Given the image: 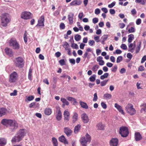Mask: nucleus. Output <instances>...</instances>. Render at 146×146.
Here are the masks:
<instances>
[{"instance_id":"obj_1","label":"nucleus","mask_w":146,"mask_h":146,"mask_svg":"<svg viewBox=\"0 0 146 146\" xmlns=\"http://www.w3.org/2000/svg\"><path fill=\"white\" fill-rule=\"evenodd\" d=\"M1 123L3 125L6 127H9L10 131L12 132L15 131L18 127V124L15 120L7 119H3Z\"/></svg>"},{"instance_id":"obj_2","label":"nucleus","mask_w":146,"mask_h":146,"mask_svg":"<svg viewBox=\"0 0 146 146\" xmlns=\"http://www.w3.org/2000/svg\"><path fill=\"white\" fill-rule=\"evenodd\" d=\"M26 134V131L24 129H20L17 132V136L13 137L11 140L12 143L16 141L19 142L21 140Z\"/></svg>"},{"instance_id":"obj_3","label":"nucleus","mask_w":146,"mask_h":146,"mask_svg":"<svg viewBox=\"0 0 146 146\" xmlns=\"http://www.w3.org/2000/svg\"><path fill=\"white\" fill-rule=\"evenodd\" d=\"M14 64L19 68H22L24 66V59L21 57H18L15 58L14 60Z\"/></svg>"},{"instance_id":"obj_4","label":"nucleus","mask_w":146,"mask_h":146,"mask_svg":"<svg viewBox=\"0 0 146 146\" xmlns=\"http://www.w3.org/2000/svg\"><path fill=\"white\" fill-rule=\"evenodd\" d=\"M91 139V136L88 133H87L86 135V137H82L80 138V141L82 146H86L87 143H90Z\"/></svg>"},{"instance_id":"obj_5","label":"nucleus","mask_w":146,"mask_h":146,"mask_svg":"<svg viewBox=\"0 0 146 146\" xmlns=\"http://www.w3.org/2000/svg\"><path fill=\"white\" fill-rule=\"evenodd\" d=\"M10 19L9 18V14L6 13L1 15V21L3 26L6 27L8 23L10 22Z\"/></svg>"},{"instance_id":"obj_6","label":"nucleus","mask_w":146,"mask_h":146,"mask_svg":"<svg viewBox=\"0 0 146 146\" xmlns=\"http://www.w3.org/2000/svg\"><path fill=\"white\" fill-rule=\"evenodd\" d=\"M125 109L127 112L131 115H134L136 113L135 110L133 108V105L131 104H127Z\"/></svg>"},{"instance_id":"obj_7","label":"nucleus","mask_w":146,"mask_h":146,"mask_svg":"<svg viewBox=\"0 0 146 146\" xmlns=\"http://www.w3.org/2000/svg\"><path fill=\"white\" fill-rule=\"evenodd\" d=\"M119 133L123 137H127L129 134L127 127L125 126L120 127L119 128Z\"/></svg>"},{"instance_id":"obj_8","label":"nucleus","mask_w":146,"mask_h":146,"mask_svg":"<svg viewBox=\"0 0 146 146\" xmlns=\"http://www.w3.org/2000/svg\"><path fill=\"white\" fill-rule=\"evenodd\" d=\"M10 45L15 49H18L20 48V45L15 38H12L9 41Z\"/></svg>"},{"instance_id":"obj_9","label":"nucleus","mask_w":146,"mask_h":146,"mask_svg":"<svg viewBox=\"0 0 146 146\" xmlns=\"http://www.w3.org/2000/svg\"><path fill=\"white\" fill-rule=\"evenodd\" d=\"M44 16L43 15H42L38 19L37 24L35 26V27L38 28V27H40L42 28V27H44Z\"/></svg>"},{"instance_id":"obj_10","label":"nucleus","mask_w":146,"mask_h":146,"mask_svg":"<svg viewBox=\"0 0 146 146\" xmlns=\"http://www.w3.org/2000/svg\"><path fill=\"white\" fill-rule=\"evenodd\" d=\"M18 77L17 74L15 72H12L10 76L9 81L10 83H14L16 82Z\"/></svg>"},{"instance_id":"obj_11","label":"nucleus","mask_w":146,"mask_h":146,"mask_svg":"<svg viewBox=\"0 0 146 146\" xmlns=\"http://www.w3.org/2000/svg\"><path fill=\"white\" fill-rule=\"evenodd\" d=\"M31 13L29 12L25 11L22 13L21 17L24 19L27 20L31 18Z\"/></svg>"},{"instance_id":"obj_12","label":"nucleus","mask_w":146,"mask_h":146,"mask_svg":"<svg viewBox=\"0 0 146 146\" xmlns=\"http://www.w3.org/2000/svg\"><path fill=\"white\" fill-rule=\"evenodd\" d=\"M56 109V113L57 114L55 115L57 121H60L61 119L62 118V113L59 107L57 108Z\"/></svg>"},{"instance_id":"obj_13","label":"nucleus","mask_w":146,"mask_h":146,"mask_svg":"<svg viewBox=\"0 0 146 146\" xmlns=\"http://www.w3.org/2000/svg\"><path fill=\"white\" fill-rule=\"evenodd\" d=\"M8 112V111L6 108H0V117L7 115Z\"/></svg>"},{"instance_id":"obj_14","label":"nucleus","mask_w":146,"mask_h":146,"mask_svg":"<svg viewBox=\"0 0 146 146\" xmlns=\"http://www.w3.org/2000/svg\"><path fill=\"white\" fill-rule=\"evenodd\" d=\"M64 132L66 134V135L68 137H70L71 135L72 131L68 127H65L64 129Z\"/></svg>"},{"instance_id":"obj_15","label":"nucleus","mask_w":146,"mask_h":146,"mask_svg":"<svg viewBox=\"0 0 146 146\" xmlns=\"http://www.w3.org/2000/svg\"><path fill=\"white\" fill-rule=\"evenodd\" d=\"M118 140L117 138H112L110 141V145L111 146H117Z\"/></svg>"},{"instance_id":"obj_16","label":"nucleus","mask_w":146,"mask_h":146,"mask_svg":"<svg viewBox=\"0 0 146 146\" xmlns=\"http://www.w3.org/2000/svg\"><path fill=\"white\" fill-rule=\"evenodd\" d=\"M81 118L84 123H87L88 122L89 120L88 117L86 113H84L81 115Z\"/></svg>"},{"instance_id":"obj_17","label":"nucleus","mask_w":146,"mask_h":146,"mask_svg":"<svg viewBox=\"0 0 146 146\" xmlns=\"http://www.w3.org/2000/svg\"><path fill=\"white\" fill-rule=\"evenodd\" d=\"M82 1L81 0H74L70 3L71 6H74L79 5L81 4Z\"/></svg>"},{"instance_id":"obj_18","label":"nucleus","mask_w":146,"mask_h":146,"mask_svg":"<svg viewBox=\"0 0 146 146\" xmlns=\"http://www.w3.org/2000/svg\"><path fill=\"white\" fill-rule=\"evenodd\" d=\"M64 120L65 121H68L69 120L70 114L67 110H65L64 113Z\"/></svg>"},{"instance_id":"obj_19","label":"nucleus","mask_w":146,"mask_h":146,"mask_svg":"<svg viewBox=\"0 0 146 146\" xmlns=\"http://www.w3.org/2000/svg\"><path fill=\"white\" fill-rule=\"evenodd\" d=\"M59 141L62 143H63L65 144H68V142L66 139L65 136L63 135H62L58 138Z\"/></svg>"},{"instance_id":"obj_20","label":"nucleus","mask_w":146,"mask_h":146,"mask_svg":"<svg viewBox=\"0 0 146 146\" xmlns=\"http://www.w3.org/2000/svg\"><path fill=\"white\" fill-rule=\"evenodd\" d=\"M5 50L6 53L10 57H12L13 56V54L12 49L8 48H6Z\"/></svg>"},{"instance_id":"obj_21","label":"nucleus","mask_w":146,"mask_h":146,"mask_svg":"<svg viewBox=\"0 0 146 146\" xmlns=\"http://www.w3.org/2000/svg\"><path fill=\"white\" fill-rule=\"evenodd\" d=\"M115 107L116 108L119 112L122 114H124L123 110L122 109L121 107L118 105L117 103H115L114 104Z\"/></svg>"},{"instance_id":"obj_22","label":"nucleus","mask_w":146,"mask_h":146,"mask_svg":"<svg viewBox=\"0 0 146 146\" xmlns=\"http://www.w3.org/2000/svg\"><path fill=\"white\" fill-rule=\"evenodd\" d=\"M78 114L74 112L73 113V115L72 116V123H75L78 119Z\"/></svg>"},{"instance_id":"obj_23","label":"nucleus","mask_w":146,"mask_h":146,"mask_svg":"<svg viewBox=\"0 0 146 146\" xmlns=\"http://www.w3.org/2000/svg\"><path fill=\"white\" fill-rule=\"evenodd\" d=\"M74 14L72 13H70L68 15V19L69 22V24L71 25L73 23V17Z\"/></svg>"},{"instance_id":"obj_24","label":"nucleus","mask_w":146,"mask_h":146,"mask_svg":"<svg viewBox=\"0 0 146 146\" xmlns=\"http://www.w3.org/2000/svg\"><path fill=\"white\" fill-rule=\"evenodd\" d=\"M135 140L138 141L142 139V136L140 133L139 132H136L135 134Z\"/></svg>"},{"instance_id":"obj_25","label":"nucleus","mask_w":146,"mask_h":146,"mask_svg":"<svg viewBox=\"0 0 146 146\" xmlns=\"http://www.w3.org/2000/svg\"><path fill=\"white\" fill-rule=\"evenodd\" d=\"M52 112V109L50 108H46L44 110V113L45 115H50Z\"/></svg>"},{"instance_id":"obj_26","label":"nucleus","mask_w":146,"mask_h":146,"mask_svg":"<svg viewBox=\"0 0 146 146\" xmlns=\"http://www.w3.org/2000/svg\"><path fill=\"white\" fill-rule=\"evenodd\" d=\"M79 103L82 108L85 109L88 108V106L86 103L82 101H80Z\"/></svg>"},{"instance_id":"obj_27","label":"nucleus","mask_w":146,"mask_h":146,"mask_svg":"<svg viewBox=\"0 0 146 146\" xmlns=\"http://www.w3.org/2000/svg\"><path fill=\"white\" fill-rule=\"evenodd\" d=\"M7 143V140L4 138L0 139V146H4Z\"/></svg>"},{"instance_id":"obj_28","label":"nucleus","mask_w":146,"mask_h":146,"mask_svg":"<svg viewBox=\"0 0 146 146\" xmlns=\"http://www.w3.org/2000/svg\"><path fill=\"white\" fill-rule=\"evenodd\" d=\"M103 97L104 99L108 100L111 98L112 95L110 94L106 93L104 95Z\"/></svg>"},{"instance_id":"obj_29","label":"nucleus","mask_w":146,"mask_h":146,"mask_svg":"<svg viewBox=\"0 0 146 146\" xmlns=\"http://www.w3.org/2000/svg\"><path fill=\"white\" fill-rule=\"evenodd\" d=\"M81 126V125L80 124H78L75 126L74 131L75 133H76L78 132L80 129Z\"/></svg>"},{"instance_id":"obj_30","label":"nucleus","mask_w":146,"mask_h":146,"mask_svg":"<svg viewBox=\"0 0 146 146\" xmlns=\"http://www.w3.org/2000/svg\"><path fill=\"white\" fill-rule=\"evenodd\" d=\"M128 41L129 43H130L134 39V36L132 34H130L128 35Z\"/></svg>"},{"instance_id":"obj_31","label":"nucleus","mask_w":146,"mask_h":146,"mask_svg":"<svg viewBox=\"0 0 146 146\" xmlns=\"http://www.w3.org/2000/svg\"><path fill=\"white\" fill-rule=\"evenodd\" d=\"M97 127L99 130H103L104 129V126L101 123H99L96 125Z\"/></svg>"},{"instance_id":"obj_32","label":"nucleus","mask_w":146,"mask_h":146,"mask_svg":"<svg viewBox=\"0 0 146 146\" xmlns=\"http://www.w3.org/2000/svg\"><path fill=\"white\" fill-rule=\"evenodd\" d=\"M52 141L53 146H58V143L57 139L55 137L52 138Z\"/></svg>"},{"instance_id":"obj_33","label":"nucleus","mask_w":146,"mask_h":146,"mask_svg":"<svg viewBox=\"0 0 146 146\" xmlns=\"http://www.w3.org/2000/svg\"><path fill=\"white\" fill-rule=\"evenodd\" d=\"M141 41H140L139 42V44L138 45H137V47H136L135 49V53H138L140 49V48L141 47Z\"/></svg>"},{"instance_id":"obj_34","label":"nucleus","mask_w":146,"mask_h":146,"mask_svg":"<svg viewBox=\"0 0 146 146\" xmlns=\"http://www.w3.org/2000/svg\"><path fill=\"white\" fill-rule=\"evenodd\" d=\"M61 101L63 104H64L66 106H68L69 104V102L66 100V99L64 98H61L60 99Z\"/></svg>"},{"instance_id":"obj_35","label":"nucleus","mask_w":146,"mask_h":146,"mask_svg":"<svg viewBox=\"0 0 146 146\" xmlns=\"http://www.w3.org/2000/svg\"><path fill=\"white\" fill-rule=\"evenodd\" d=\"M34 98L33 96L30 95L28 96L25 100V101L27 102V101H30L33 100Z\"/></svg>"},{"instance_id":"obj_36","label":"nucleus","mask_w":146,"mask_h":146,"mask_svg":"<svg viewBox=\"0 0 146 146\" xmlns=\"http://www.w3.org/2000/svg\"><path fill=\"white\" fill-rule=\"evenodd\" d=\"M96 75L95 74H93L89 78L90 81L92 82H94L96 80Z\"/></svg>"},{"instance_id":"obj_37","label":"nucleus","mask_w":146,"mask_h":146,"mask_svg":"<svg viewBox=\"0 0 146 146\" xmlns=\"http://www.w3.org/2000/svg\"><path fill=\"white\" fill-rule=\"evenodd\" d=\"M32 69L31 68H30L29 70L28 73V79L30 81L32 80Z\"/></svg>"},{"instance_id":"obj_38","label":"nucleus","mask_w":146,"mask_h":146,"mask_svg":"<svg viewBox=\"0 0 146 146\" xmlns=\"http://www.w3.org/2000/svg\"><path fill=\"white\" fill-rule=\"evenodd\" d=\"M109 76V74L108 73H104L103 75L100 76V78L101 80H104V79L107 78Z\"/></svg>"},{"instance_id":"obj_39","label":"nucleus","mask_w":146,"mask_h":146,"mask_svg":"<svg viewBox=\"0 0 146 146\" xmlns=\"http://www.w3.org/2000/svg\"><path fill=\"white\" fill-rule=\"evenodd\" d=\"M83 58L84 59L87 58L88 59H89L90 58V54L87 52H86L84 54Z\"/></svg>"},{"instance_id":"obj_40","label":"nucleus","mask_w":146,"mask_h":146,"mask_svg":"<svg viewBox=\"0 0 146 146\" xmlns=\"http://www.w3.org/2000/svg\"><path fill=\"white\" fill-rule=\"evenodd\" d=\"M74 38L76 41H79L81 38V36L79 35L76 34L75 35Z\"/></svg>"},{"instance_id":"obj_41","label":"nucleus","mask_w":146,"mask_h":146,"mask_svg":"<svg viewBox=\"0 0 146 146\" xmlns=\"http://www.w3.org/2000/svg\"><path fill=\"white\" fill-rule=\"evenodd\" d=\"M99 68V66L98 65H95L92 67V70L93 72H95L98 70Z\"/></svg>"},{"instance_id":"obj_42","label":"nucleus","mask_w":146,"mask_h":146,"mask_svg":"<svg viewBox=\"0 0 146 146\" xmlns=\"http://www.w3.org/2000/svg\"><path fill=\"white\" fill-rule=\"evenodd\" d=\"M108 81V80H104L101 82L100 85L102 86H104L106 85Z\"/></svg>"},{"instance_id":"obj_43","label":"nucleus","mask_w":146,"mask_h":146,"mask_svg":"<svg viewBox=\"0 0 146 146\" xmlns=\"http://www.w3.org/2000/svg\"><path fill=\"white\" fill-rule=\"evenodd\" d=\"M135 2L137 3H140L142 5H144L145 3L144 1L142 0H135Z\"/></svg>"},{"instance_id":"obj_44","label":"nucleus","mask_w":146,"mask_h":146,"mask_svg":"<svg viewBox=\"0 0 146 146\" xmlns=\"http://www.w3.org/2000/svg\"><path fill=\"white\" fill-rule=\"evenodd\" d=\"M123 59L122 56H119L117 57V58L116 62L117 63H119L121 62Z\"/></svg>"},{"instance_id":"obj_45","label":"nucleus","mask_w":146,"mask_h":146,"mask_svg":"<svg viewBox=\"0 0 146 146\" xmlns=\"http://www.w3.org/2000/svg\"><path fill=\"white\" fill-rule=\"evenodd\" d=\"M135 28L133 27H132L130 29H129L128 30V31L129 33H133L135 32Z\"/></svg>"},{"instance_id":"obj_46","label":"nucleus","mask_w":146,"mask_h":146,"mask_svg":"<svg viewBox=\"0 0 146 146\" xmlns=\"http://www.w3.org/2000/svg\"><path fill=\"white\" fill-rule=\"evenodd\" d=\"M117 69V67L116 65H114V66L111 69V71L113 72H115Z\"/></svg>"},{"instance_id":"obj_47","label":"nucleus","mask_w":146,"mask_h":146,"mask_svg":"<svg viewBox=\"0 0 146 146\" xmlns=\"http://www.w3.org/2000/svg\"><path fill=\"white\" fill-rule=\"evenodd\" d=\"M146 104L144 103L143 104L141 105V107H143V108H142L141 109V111H145L146 110Z\"/></svg>"},{"instance_id":"obj_48","label":"nucleus","mask_w":146,"mask_h":146,"mask_svg":"<svg viewBox=\"0 0 146 146\" xmlns=\"http://www.w3.org/2000/svg\"><path fill=\"white\" fill-rule=\"evenodd\" d=\"M95 41L93 40H90L88 41V44L90 46H92L95 44Z\"/></svg>"},{"instance_id":"obj_49","label":"nucleus","mask_w":146,"mask_h":146,"mask_svg":"<svg viewBox=\"0 0 146 146\" xmlns=\"http://www.w3.org/2000/svg\"><path fill=\"white\" fill-rule=\"evenodd\" d=\"M98 100V96H97V94L95 93L94 95V98L93 99V101L94 102H96Z\"/></svg>"},{"instance_id":"obj_50","label":"nucleus","mask_w":146,"mask_h":146,"mask_svg":"<svg viewBox=\"0 0 146 146\" xmlns=\"http://www.w3.org/2000/svg\"><path fill=\"white\" fill-rule=\"evenodd\" d=\"M116 2L115 1H113L111 4L108 5V7L109 8H111L113 7L115 4Z\"/></svg>"},{"instance_id":"obj_51","label":"nucleus","mask_w":146,"mask_h":146,"mask_svg":"<svg viewBox=\"0 0 146 146\" xmlns=\"http://www.w3.org/2000/svg\"><path fill=\"white\" fill-rule=\"evenodd\" d=\"M59 62L61 66H63L65 64V61L64 59H61L60 60Z\"/></svg>"},{"instance_id":"obj_52","label":"nucleus","mask_w":146,"mask_h":146,"mask_svg":"<svg viewBox=\"0 0 146 146\" xmlns=\"http://www.w3.org/2000/svg\"><path fill=\"white\" fill-rule=\"evenodd\" d=\"M65 27L64 24L63 23H61L60 25V29H63Z\"/></svg>"},{"instance_id":"obj_53","label":"nucleus","mask_w":146,"mask_h":146,"mask_svg":"<svg viewBox=\"0 0 146 146\" xmlns=\"http://www.w3.org/2000/svg\"><path fill=\"white\" fill-rule=\"evenodd\" d=\"M120 47L122 49L124 50H125L127 48V46L125 44H122Z\"/></svg>"},{"instance_id":"obj_54","label":"nucleus","mask_w":146,"mask_h":146,"mask_svg":"<svg viewBox=\"0 0 146 146\" xmlns=\"http://www.w3.org/2000/svg\"><path fill=\"white\" fill-rule=\"evenodd\" d=\"M98 21V19L97 18H94L92 19V22L94 24L97 23Z\"/></svg>"},{"instance_id":"obj_55","label":"nucleus","mask_w":146,"mask_h":146,"mask_svg":"<svg viewBox=\"0 0 146 146\" xmlns=\"http://www.w3.org/2000/svg\"><path fill=\"white\" fill-rule=\"evenodd\" d=\"M101 105L102 107L104 109H106L107 108L106 104L104 102H102L101 103Z\"/></svg>"},{"instance_id":"obj_56","label":"nucleus","mask_w":146,"mask_h":146,"mask_svg":"<svg viewBox=\"0 0 146 146\" xmlns=\"http://www.w3.org/2000/svg\"><path fill=\"white\" fill-rule=\"evenodd\" d=\"M17 91L16 90H14L12 93L10 94V95L11 96H15L17 95Z\"/></svg>"},{"instance_id":"obj_57","label":"nucleus","mask_w":146,"mask_h":146,"mask_svg":"<svg viewBox=\"0 0 146 146\" xmlns=\"http://www.w3.org/2000/svg\"><path fill=\"white\" fill-rule=\"evenodd\" d=\"M24 40L25 42V43H27V35L25 34V33L24 35Z\"/></svg>"},{"instance_id":"obj_58","label":"nucleus","mask_w":146,"mask_h":146,"mask_svg":"<svg viewBox=\"0 0 146 146\" xmlns=\"http://www.w3.org/2000/svg\"><path fill=\"white\" fill-rule=\"evenodd\" d=\"M108 36L107 35H104L102 37L104 41H105L107 39Z\"/></svg>"},{"instance_id":"obj_59","label":"nucleus","mask_w":146,"mask_h":146,"mask_svg":"<svg viewBox=\"0 0 146 146\" xmlns=\"http://www.w3.org/2000/svg\"><path fill=\"white\" fill-rule=\"evenodd\" d=\"M73 45H74V48L77 49L78 48V46L77 44L75 43H72L71 44V46L72 47H73Z\"/></svg>"},{"instance_id":"obj_60","label":"nucleus","mask_w":146,"mask_h":146,"mask_svg":"<svg viewBox=\"0 0 146 146\" xmlns=\"http://www.w3.org/2000/svg\"><path fill=\"white\" fill-rule=\"evenodd\" d=\"M69 61L70 62L73 64H74L75 63V60L73 58L70 59Z\"/></svg>"},{"instance_id":"obj_61","label":"nucleus","mask_w":146,"mask_h":146,"mask_svg":"<svg viewBox=\"0 0 146 146\" xmlns=\"http://www.w3.org/2000/svg\"><path fill=\"white\" fill-rule=\"evenodd\" d=\"M131 13L132 15H134L137 13V11L135 9H134L131 11Z\"/></svg>"},{"instance_id":"obj_62","label":"nucleus","mask_w":146,"mask_h":146,"mask_svg":"<svg viewBox=\"0 0 146 146\" xmlns=\"http://www.w3.org/2000/svg\"><path fill=\"white\" fill-rule=\"evenodd\" d=\"M144 67L143 66H140L138 68V70L139 71H142L144 70Z\"/></svg>"},{"instance_id":"obj_63","label":"nucleus","mask_w":146,"mask_h":146,"mask_svg":"<svg viewBox=\"0 0 146 146\" xmlns=\"http://www.w3.org/2000/svg\"><path fill=\"white\" fill-rule=\"evenodd\" d=\"M125 72L126 70L124 68L121 69L120 71V72L121 74H123L125 73Z\"/></svg>"},{"instance_id":"obj_64","label":"nucleus","mask_w":146,"mask_h":146,"mask_svg":"<svg viewBox=\"0 0 146 146\" xmlns=\"http://www.w3.org/2000/svg\"><path fill=\"white\" fill-rule=\"evenodd\" d=\"M146 60V55L144 56L142 58L141 62L143 63Z\"/></svg>"}]
</instances>
